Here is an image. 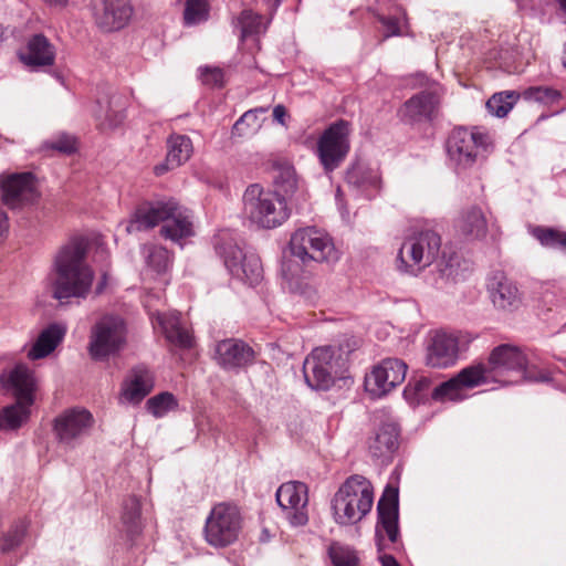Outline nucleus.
I'll return each instance as SVG.
<instances>
[{"instance_id":"nucleus-36","label":"nucleus","mask_w":566,"mask_h":566,"mask_svg":"<svg viewBox=\"0 0 566 566\" xmlns=\"http://www.w3.org/2000/svg\"><path fill=\"white\" fill-rule=\"evenodd\" d=\"M531 234L545 248L566 250V232L556 228L535 226L531 228Z\"/></svg>"},{"instance_id":"nucleus-38","label":"nucleus","mask_w":566,"mask_h":566,"mask_svg":"<svg viewBox=\"0 0 566 566\" xmlns=\"http://www.w3.org/2000/svg\"><path fill=\"white\" fill-rule=\"evenodd\" d=\"M268 112L266 107H256L247 111L233 125L232 135L244 137L256 133L261 127L260 115Z\"/></svg>"},{"instance_id":"nucleus-51","label":"nucleus","mask_w":566,"mask_h":566,"mask_svg":"<svg viewBox=\"0 0 566 566\" xmlns=\"http://www.w3.org/2000/svg\"><path fill=\"white\" fill-rule=\"evenodd\" d=\"M431 386V380L427 377H419L413 381V384L409 382L406 387L403 394L408 397L411 394V389L413 390V395L418 397L426 396V392L429 390Z\"/></svg>"},{"instance_id":"nucleus-9","label":"nucleus","mask_w":566,"mask_h":566,"mask_svg":"<svg viewBox=\"0 0 566 566\" xmlns=\"http://www.w3.org/2000/svg\"><path fill=\"white\" fill-rule=\"evenodd\" d=\"M441 238L433 230H423L408 237L398 252V268L401 271L416 274L430 265L438 256Z\"/></svg>"},{"instance_id":"nucleus-30","label":"nucleus","mask_w":566,"mask_h":566,"mask_svg":"<svg viewBox=\"0 0 566 566\" xmlns=\"http://www.w3.org/2000/svg\"><path fill=\"white\" fill-rule=\"evenodd\" d=\"M459 231L468 239H482L488 232V222L481 208L470 207L458 221Z\"/></svg>"},{"instance_id":"nucleus-57","label":"nucleus","mask_w":566,"mask_h":566,"mask_svg":"<svg viewBox=\"0 0 566 566\" xmlns=\"http://www.w3.org/2000/svg\"><path fill=\"white\" fill-rule=\"evenodd\" d=\"M49 6L64 7L69 0H43Z\"/></svg>"},{"instance_id":"nucleus-54","label":"nucleus","mask_w":566,"mask_h":566,"mask_svg":"<svg viewBox=\"0 0 566 566\" xmlns=\"http://www.w3.org/2000/svg\"><path fill=\"white\" fill-rule=\"evenodd\" d=\"M174 168L175 167H172L170 165V163H168L167 159H166L165 163L155 166L154 172H155L156 176H161L165 172H167L168 170L174 169Z\"/></svg>"},{"instance_id":"nucleus-49","label":"nucleus","mask_w":566,"mask_h":566,"mask_svg":"<svg viewBox=\"0 0 566 566\" xmlns=\"http://www.w3.org/2000/svg\"><path fill=\"white\" fill-rule=\"evenodd\" d=\"M146 261L156 272H164L169 263L168 251L163 247H150L147 250Z\"/></svg>"},{"instance_id":"nucleus-10","label":"nucleus","mask_w":566,"mask_h":566,"mask_svg":"<svg viewBox=\"0 0 566 566\" xmlns=\"http://www.w3.org/2000/svg\"><path fill=\"white\" fill-rule=\"evenodd\" d=\"M290 250L303 263L308 261L334 263L339 259V252L332 238L315 227L296 230L291 237Z\"/></svg>"},{"instance_id":"nucleus-40","label":"nucleus","mask_w":566,"mask_h":566,"mask_svg":"<svg viewBox=\"0 0 566 566\" xmlns=\"http://www.w3.org/2000/svg\"><path fill=\"white\" fill-rule=\"evenodd\" d=\"M274 185L285 196L293 197L298 190V179L292 166L284 165L275 169Z\"/></svg>"},{"instance_id":"nucleus-19","label":"nucleus","mask_w":566,"mask_h":566,"mask_svg":"<svg viewBox=\"0 0 566 566\" xmlns=\"http://www.w3.org/2000/svg\"><path fill=\"white\" fill-rule=\"evenodd\" d=\"M407 365L398 358H386L366 377L365 387L371 395L380 397L400 385L407 374Z\"/></svg>"},{"instance_id":"nucleus-29","label":"nucleus","mask_w":566,"mask_h":566,"mask_svg":"<svg viewBox=\"0 0 566 566\" xmlns=\"http://www.w3.org/2000/svg\"><path fill=\"white\" fill-rule=\"evenodd\" d=\"M65 329L57 324H51L38 336L35 343L28 353L32 360L41 359L50 355L63 339Z\"/></svg>"},{"instance_id":"nucleus-35","label":"nucleus","mask_w":566,"mask_h":566,"mask_svg":"<svg viewBox=\"0 0 566 566\" xmlns=\"http://www.w3.org/2000/svg\"><path fill=\"white\" fill-rule=\"evenodd\" d=\"M463 388H474L492 380L488 363H479L463 368L457 376Z\"/></svg>"},{"instance_id":"nucleus-34","label":"nucleus","mask_w":566,"mask_h":566,"mask_svg":"<svg viewBox=\"0 0 566 566\" xmlns=\"http://www.w3.org/2000/svg\"><path fill=\"white\" fill-rule=\"evenodd\" d=\"M94 116L98 122L101 129H113L119 126L125 119V113L123 108H113L112 99L97 101V107L94 111Z\"/></svg>"},{"instance_id":"nucleus-15","label":"nucleus","mask_w":566,"mask_h":566,"mask_svg":"<svg viewBox=\"0 0 566 566\" xmlns=\"http://www.w3.org/2000/svg\"><path fill=\"white\" fill-rule=\"evenodd\" d=\"M93 415L84 408H70L54 419L53 430L57 441L74 448L90 434Z\"/></svg>"},{"instance_id":"nucleus-42","label":"nucleus","mask_w":566,"mask_h":566,"mask_svg":"<svg viewBox=\"0 0 566 566\" xmlns=\"http://www.w3.org/2000/svg\"><path fill=\"white\" fill-rule=\"evenodd\" d=\"M178 402L171 392L164 391L151 398L146 402L147 410L156 418L164 417L168 411L175 409Z\"/></svg>"},{"instance_id":"nucleus-22","label":"nucleus","mask_w":566,"mask_h":566,"mask_svg":"<svg viewBox=\"0 0 566 566\" xmlns=\"http://www.w3.org/2000/svg\"><path fill=\"white\" fill-rule=\"evenodd\" d=\"M440 96L436 91L424 90L407 99L401 109V117L406 123L431 122L437 116Z\"/></svg>"},{"instance_id":"nucleus-6","label":"nucleus","mask_w":566,"mask_h":566,"mask_svg":"<svg viewBox=\"0 0 566 566\" xmlns=\"http://www.w3.org/2000/svg\"><path fill=\"white\" fill-rule=\"evenodd\" d=\"M243 210L248 219L264 229H273L290 217V209L283 196L264 190L260 185H250L243 193Z\"/></svg>"},{"instance_id":"nucleus-12","label":"nucleus","mask_w":566,"mask_h":566,"mask_svg":"<svg viewBox=\"0 0 566 566\" xmlns=\"http://www.w3.org/2000/svg\"><path fill=\"white\" fill-rule=\"evenodd\" d=\"M350 124L345 119L332 123L319 136L316 155L325 174H331L346 159L350 150Z\"/></svg>"},{"instance_id":"nucleus-53","label":"nucleus","mask_w":566,"mask_h":566,"mask_svg":"<svg viewBox=\"0 0 566 566\" xmlns=\"http://www.w3.org/2000/svg\"><path fill=\"white\" fill-rule=\"evenodd\" d=\"M285 115H286V109H285V107L283 105H276L273 108V117L279 123H283V119H284Z\"/></svg>"},{"instance_id":"nucleus-2","label":"nucleus","mask_w":566,"mask_h":566,"mask_svg":"<svg viewBox=\"0 0 566 566\" xmlns=\"http://www.w3.org/2000/svg\"><path fill=\"white\" fill-rule=\"evenodd\" d=\"M165 221L167 223L160 229L165 239L177 242L193 234L190 211L174 198L145 201L139 205L128 230L133 227L136 230H147Z\"/></svg>"},{"instance_id":"nucleus-1","label":"nucleus","mask_w":566,"mask_h":566,"mask_svg":"<svg viewBox=\"0 0 566 566\" xmlns=\"http://www.w3.org/2000/svg\"><path fill=\"white\" fill-rule=\"evenodd\" d=\"M88 241L84 237H74L59 249L53 262L56 274L54 298L86 297L94 280V272L86 261Z\"/></svg>"},{"instance_id":"nucleus-18","label":"nucleus","mask_w":566,"mask_h":566,"mask_svg":"<svg viewBox=\"0 0 566 566\" xmlns=\"http://www.w3.org/2000/svg\"><path fill=\"white\" fill-rule=\"evenodd\" d=\"M307 492V485L300 481L285 482L276 490V502L283 511L287 512V518L294 526H303L308 521Z\"/></svg>"},{"instance_id":"nucleus-20","label":"nucleus","mask_w":566,"mask_h":566,"mask_svg":"<svg viewBox=\"0 0 566 566\" xmlns=\"http://www.w3.org/2000/svg\"><path fill=\"white\" fill-rule=\"evenodd\" d=\"M398 489L387 485L377 504L378 522L376 526V537L380 541L382 532L388 539L395 543L399 536L398 527Z\"/></svg>"},{"instance_id":"nucleus-37","label":"nucleus","mask_w":566,"mask_h":566,"mask_svg":"<svg viewBox=\"0 0 566 566\" xmlns=\"http://www.w3.org/2000/svg\"><path fill=\"white\" fill-rule=\"evenodd\" d=\"M521 94L516 91H503L493 94L485 106L490 114L502 118L505 117L516 104Z\"/></svg>"},{"instance_id":"nucleus-33","label":"nucleus","mask_w":566,"mask_h":566,"mask_svg":"<svg viewBox=\"0 0 566 566\" xmlns=\"http://www.w3.org/2000/svg\"><path fill=\"white\" fill-rule=\"evenodd\" d=\"M167 161L172 167H179L185 164L193 150L191 139L185 135L170 136L167 140Z\"/></svg>"},{"instance_id":"nucleus-47","label":"nucleus","mask_w":566,"mask_h":566,"mask_svg":"<svg viewBox=\"0 0 566 566\" xmlns=\"http://www.w3.org/2000/svg\"><path fill=\"white\" fill-rule=\"evenodd\" d=\"M27 524L24 521L17 522L11 530L3 536L1 552L9 553L18 547L25 535Z\"/></svg>"},{"instance_id":"nucleus-55","label":"nucleus","mask_w":566,"mask_h":566,"mask_svg":"<svg viewBox=\"0 0 566 566\" xmlns=\"http://www.w3.org/2000/svg\"><path fill=\"white\" fill-rule=\"evenodd\" d=\"M8 228L9 224L7 213L0 209V238H2L3 234L8 231Z\"/></svg>"},{"instance_id":"nucleus-50","label":"nucleus","mask_w":566,"mask_h":566,"mask_svg":"<svg viewBox=\"0 0 566 566\" xmlns=\"http://www.w3.org/2000/svg\"><path fill=\"white\" fill-rule=\"evenodd\" d=\"M200 76L203 84L211 86H222L224 81V74L222 69L205 66L200 69Z\"/></svg>"},{"instance_id":"nucleus-26","label":"nucleus","mask_w":566,"mask_h":566,"mask_svg":"<svg viewBox=\"0 0 566 566\" xmlns=\"http://www.w3.org/2000/svg\"><path fill=\"white\" fill-rule=\"evenodd\" d=\"M153 323L160 329L169 344L179 348L191 347L192 337L187 327L182 324L180 313H157Z\"/></svg>"},{"instance_id":"nucleus-7","label":"nucleus","mask_w":566,"mask_h":566,"mask_svg":"<svg viewBox=\"0 0 566 566\" xmlns=\"http://www.w3.org/2000/svg\"><path fill=\"white\" fill-rule=\"evenodd\" d=\"M350 349L344 352L343 346L315 348L303 364L307 386L315 390L329 389L335 378L344 373Z\"/></svg>"},{"instance_id":"nucleus-48","label":"nucleus","mask_w":566,"mask_h":566,"mask_svg":"<svg viewBox=\"0 0 566 566\" xmlns=\"http://www.w3.org/2000/svg\"><path fill=\"white\" fill-rule=\"evenodd\" d=\"M45 149H52L62 154H73L76 151V139L72 135L62 133L43 144Z\"/></svg>"},{"instance_id":"nucleus-24","label":"nucleus","mask_w":566,"mask_h":566,"mask_svg":"<svg viewBox=\"0 0 566 566\" xmlns=\"http://www.w3.org/2000/svg\"><path fill=\"white\" fill-rule=\"evenodd\" d=\"M489 292L493 305L502 311L517 310L522 303L517 286L502 272H496L489 281Z\"/></svg>"},{"instance_id":"nucleus-44","label":"nucleus","mask_w":566,"mask_h":566,"mask_svg":"<svg viewBox=\"0 0 566 566\" xmlns=\"http://www.w3.org/2000/svg\"><path fill=\"white\" fill-rule=\"evenodd\" d=\"M526 101H535L544 104H554L559 101L562 94L559 91L548 86H531L522 95Z\"/></svg>"},{"instance_id":"nucleus-28","label":"nucleus","mask_w":566,"mask_h":566,"mask_svg":"<svg viewBox=\"0 0 566 566\" xmlns=\"http://www.w3.org/2000/svg\"><path fill=\"white\" fill-rule=\"evenodd\" d=\"M399 428L394 422L384 423L379 427L375 437L369 441V453L376 459L390 460L399 446Z\"/></svg>"},{"instance_id":"nucleus-4","label":"nucleus","mask_w":566,"mask_h":566,"mask_svg":"<svg viewBox=\"0 0 566 566\" xmlns=\"http://www.w3.org/2000/svg\"><path fill=\"white\" fill-rule=\"evenodd\" d=\"M373 486L363 475L349 476L335 493L332 509L335 521L340 525H350L361 521L371 510Z\"/></svg>"},{"instance_id":"nucleus-39","label":"nucleus","mask_w":566,"mask_h":566,"mask_svg":"<svg viewBox=\"0 0 566 566\" xmlns=\"http://www.w3.org/2000/svg\"><path fill=\"white\" fill-rule=\"evenodd\" d=\"M327 552L333 566H359L360 564L357 552L339 542H333Z\"/></svg>"},{"instance_id":"nucleus-46","label":"nucleus","mask_w":566,"mask_h":566,"mask_svg":"<svg viewBox=\"0 0 566 566\" xmlns=\"http://www.w3.org/2000/svg\"><path fill=\"white\" fill-rule=\"evenodd\" d=\"M262 15L251 10H243L239 17L242 38L258 34L262 31Z\"/></svg>"},{"instance_id":"nucleus-52","label":"nucleus","mask_w":566,"mask_h":566,"mask_svg":"<svg viewBox=\"0 0 566 566\" xmlns=\"http://www.w3.org/2000/svg\"><path fill=\"white\" fill-rule=\"evenodd\" d=\"M381 24L386 29V36L391 35H399L400 29H399V20L395 17H381L380 18Z\"/></svg>"},{"instance_id":"nucleus-14","label":"nucleus","mask_w":566,"mask_h":566,"mask_svg":"<svg viewBox=\"0 0 566 566\" xmlns=\"http://www.w3.org/2000/svg\"><path fill=\"white\" fill-rule=\"evenodd\" d=\"M488 139V135L476 128L457 127L447 140L448 156L458 167L469 168L476 161L481 151L486 150Z\"/></svg>"},{"instance_id":"nucleus-13","label":"nucleus","mask_w":566,"mask_h":566,"mask_svg":"<svg viewBox=\"0 0 566 566\" xmlns=\"http://www.w3.org/2000/svg\"><path fill=\"white\" fill-rule=\"evenodd\" d=\"M241 528L239 509L230 503H219L206 520L205 537L211 546L227 547L238 539Z\"/></svg>"},{"instance_id":"nucleus-45","label":"nucleus","mask_w":566,"mask_h":566,"mask_svg":"<svg viewBox=\"0 0 566 566\" xmlns=\"http://www.w3.org/2000/svg\"><path fill=\"white\" fill-rule=\"evenodd\" d=\"M440 276L447 281L458 282L464 279L463 270L460 268V258L452 254L449 258L443 256L438 264Z\"/></svg>"},{"instance_id":"nucleus-41","label":"nucleus","mask_w":566,"mask_h":566,"mask_svg":"<svg viewBox=\"0 0 566 566\" xmlns=\"http://www.w3.org/2000/svg\"><path fill=\"white\" fill-rule=\"evenodd\" d=\"M209 18V4L207 0H186L184 22L187 27L207 21Z\"/></svg>"},{"instance_id":"nucleus-17","label":"nucleus","mask_w":566,"mask_h":566,"mask_svg":"<svg viewBox=\"0 0 566 566\" xmlns=\"http://www.w3.org/2000/svg\"><path fill=\"white\" fill-rule=\"evenodd\" d=\"M460 356V338L443 329L431 332L426 340V364L432 368H449Z\"/></svg>"},{"instance_id":"nucleus-31","label":"nucleus","mask_w":566,"mask_h":566,"mask_svg":"<svg viewBox=\"0 0 566 566\" xmlns=\"http://www.w3.org/2000/svg\"><path fill=\"white\" fill-rule=\"evenodd\" d=\"M345 180L348 186L361 191L377 189L380 181L377 172L359 160L347 168Z\"/></svg>"},{"instance_id":"nucleus-21","label":"nucleus","mask_w":566,"mask_h":566,"mask_svg":"<svg viewBox=\"0 0 566 566\" xmlns=\"http://www.w3.org/2000/svg\"><path fill=\"white\" fill-rule=\"evenodd\" d=\"M214 358L226 370H234L252 365L255 352L241 339L228 338L216 345Z\"/></svg>"},{"instance_id":"nucleus-5","label":"nucleus","mask_w":566,"mask_h":566,"mask_svg":"<svg viewBox=\"0 0 566 566\" xmlns=\"http://www.w3.org/2000/svg\"><path fill=\"white\" fill-rule=\"evenodd\" d=\"M488 366L492 380L503 384L521 381H548L547 374L530 366L524 353L516 346L502 344L492 349Z\"/></svg>"},{"instance_id":"nucleus-3","label":"nucleus","mask_w":566,"mask_h":566,"mask_svg":"<svg viewBox=\"0 0 566 566\" xmlns=\"http://www.w3.org/2000/svg\"><path fill=\"white\" fill-rule=\"evenodd\" d=\"M0 381L17 398L14 403L0 409V430H14L29 417V408L34 401L35 379L25 365L19 364L7 377L1 375Z\"/></svg>"},{"instance_id":"nucleus-25","label":"nucleus","mask_w":566,"mask_h":566,"mask_svg":"<svg viewBox=\"0 0 566 566\" xmlns=\"http://www.w3.org/2000/svg\"><path fill=\"white\" fill-rule=\"evenodd\" d=\"M155 385L151 370L144 364L134 366L123 387V397L126 401L137 405L148 396Z\"/></svg>"},{"instance_id":"nucleus-32","label":"nucleus","mask_w":566,"mask_h":566,"mask_svg":"<svg viewBox=\"0 0 566 566\" xmlns=\"http://www.w3.org/2000/svg\"><path fill=\"white\" fill-rule=\"evenodd\" d=\"M122 521L132 541L142 533L140 500L137 496L132 495L124 501Z\"/></svg>"},{"instance_id":"nucleus-56","label":"nucleus","mask_w":566,"mask_h":566,"mask_svg":"<svg viewBox=\"0 0 566 566\" xmlns=\"http://www.w3.org/2000/svg\"><path fill=\"white\" fill-rule=\"evenodd\" d=\"M382 566H400L392 555H382L379 557Z\"/></svg>"},{"instance_id":"nucleus-8","label":"nucleus","mask_w":566,"mask_h":566,"mask_svg":"<svg viewBox=\"0 0 566 566\" xmlns=\"http://www.w3.org/2000/svg\"><path fill=\"white\" fill-rule=\"evenodd\" d=\"M126 321L114 314L102 316L90 331L87 352L95 361L117 356L127 344Z\"/></svg>"},{"instance_id":"nucleus-58","label":"nucleus","mask_w":566,"mask_h":566,"mask_svg":"<svg viewBox=\"0 0 566 566\" xmlns=\"http://www.w3.org/2000/svg\"><path fill=\"white\" fill-rule=\"evenodd\" d=\"M104 285H105V276L103 277V281L96 287V293L97 294L102 293V291L104 289Z\"/></svg>"},{"instance_id":"nucleus-23","label":"nucleus","mask_w":566,"mask_h":566,"mask_svg":"<svg viewBox=\"0 0 566 566\" xmlns=\"http://www.w3.org/2000/svg\"><path fill=\"white\" fill-rule=\"evenodd\" d=\"M2 201L9 208L33 202L38 196L32 172L14 174L1 184Z\"/></svg>"},{"instance_id":"nucleus-11","label":"nucleus","mask_w":566,"mask_h":566,"mask_svg":"<svg viewBox=\"0 0 566 566\" xmlns=\"http://www.w3.org/2000/svg\"><path fill=\"white\" fill-rule=\"evenodd\" d=\"M216 251L233 277L251 286L261 282L263 268L260 258L253 252L243 251L234 239L222 238L216 243Z\"/></svg>"},{"instance_id":"nucleus-43","label":"nucleus","mask_w":566,"mask_h":566,"mask_svg":"<svg viewBox=\"0 0 566 566\" xmlns=\"http://www.w3.org/2000/svg\"><path fill=\"white\" fill-rule=\"evenodd\" d=\"M463 389V386L460 385L457 377H452L451 379L441 382L438 385L431 394L432 399L438 401L443 400H461L462 394L461 390Z\"/></svg>"},{"instance_id":"nucleus-16","label":"nucleus","mask_w":566,"mask_h":566,"mask_svg":"<svg viewBox=\"0 0 566 566\" xmlns=\"http://www.w3.org/2000/svg\"><path fill=\"white\" fill-rule=\"evenodd\" d=\"M90 10L95 25L105 33L119 31L130 21V0H91Z\"/></svg>"},{"instance_id":"nucleus-27","label":"nucleus","mask_w":566,"mask_h":566,"mask_svg":"<svg viewBox=\"0 0 566 566\" xmlns=\"http://www.w3.org/2000/svg\"><path fill=\"white\" fill-rule=\"evenodd\" d=\"M20 60L32 69L51 66L55 61V50L43 34H35L29 41L27 51L20 53Z\"/></svg>"}]
</instances>
